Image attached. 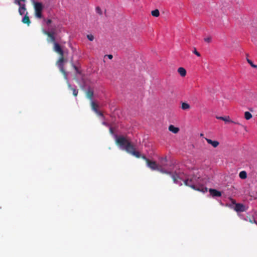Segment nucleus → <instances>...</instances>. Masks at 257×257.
<instances>
[{"label":"nucleus","instance_id":"4c0bfd02","mask_svg":"<svg viewBox=\"0 0 257 257\" xmlns=\"http://www.w3.org/2000/svg\"><path fill=\"white\" fill-rule=\"evenodd\" d=\"M21 2H25L26 0H20Z\"/></svg>","mask_w":257,"mask_h":257},{"label":"nucleus","instance_id":"5701e85b","mask_svg":"<svg viewBox=\"0 0 257 257\" xmlns=\"http://www.w3.org/2000/svg\"><path fill=\"white\" fill-rule=\"evenodd\" d=\"M151 14L153 16L158 17L159 16L160 12L158 10L156 9L154 11H152Z\"/></svg>","mask_w":257,"mask_h":257},{"label":"nucleus","instance_id":"cd10ccee","mask_svg":"<svg viewBox=\"0 0 257 257\" xmlns=\"http://www.w3.org/2000/svg\"><path fill=\"white\" fill-rule=\"evenodd\" d=\"M247 61L251 66V67L255 68H257V66L256 65L253 64L252 62L250 60L247 59Z\"/></svg>","mask_w":257,"mask_h":257},{"label":"nucleus","instance_id":"c85d7f7f","mask_svg":"<svg viewBox=\"0 0 257 257\" xmlns=\"http://www.w3.org/2000/svg\"><path fill=\"white\" fill-rule=\"evenodd\" d=\"M72 67H73V68L75 69V70L76 71V72L78 74H80V71L79 70L78 68H77V66H76L74 64H73V63L72 64Z\"/></svg>","mask_w":257,"mask_h":257},{"label":"nucleus","instance_id":"b1692460","mask_svg":"<svg viewBox=\"0 0 257 257\" xmlns=\"http://www.w3.org/2000/svg\"><path fill=\"white\" fill-rule=\"evenodd\" d=\"M167 162V158H161L160 159V162L162 166H165L166 163Z\"/></svg>","mask_w":257,"mask_h":257},{"label":"nucleus","instance_id":"39448f33","mask_svg":"<svg viewBox=\"0 0 257 257\" xmlns=\"http://www.w3.org/2000/svg\"><path fill=\"white\" fill-rule=\"evenodd\" d=\"M184 184L185 185L190 187L194 190L200 191L203 192H205L207 191V189L206 187H201V189H200V188H197L195 185V183L190 182L189 178L185 180Z\"/></svg>","mask_w":257,"mask_h":257},{"label":"nucleus","instance_id":"20e7f679","mask_svg":"<svg viewBox=\"0 0 257 257\" xmlns=\"http://www.w3.org/2000/svg\"><path fill=\"white\" fill-rule=\"evenodd\" d=\"M65 61V58L63 55H60L59 58L57 61V65L60 69L61 72L63 74L65 78H67V73L64 69L63 62Z\"/></svg>","mask_w":257,"mask_h":257},{"label":"nucleus","instance_id":"6e6552de","mask_svg":"<svg viewBox=\"0 0 257 257\" xmlns=\"http://www.w3.org/2000/svg\"><path fill=\"white\" fill-rule=\"evenodd\" d=\"M147 164L148 166L153 170H158L159 166L155 161H152L150 160H147Z\"/></svg>","mask_w":257,"mask_h":257},{"label":"nucleus","instance_id":"473e14b6","mask_svg":"<svg viewBox=\"0 0 257 257\" xmlns=\"http://www.w3.org/2000/svg\"><path fill=\"white\" fill-rule=\"evenodd\" d=\"M96 114H97L98 115L102 116L103 114L101 112L99 111L98 110H97V112H95Z\"/></svg>","mask_w":257,"mask_h":257},{"label":"nucleus","instance_id":"f03ea898","mask_svg":"<svg viewBox=\"0 0 257 257\" xmlns=\"http://www.w3.org/2000/svg\"><path fill=\"white\" fill-rule=\"evenodd\" d=\"M158 171L163 174H166L170 175L174 183L177 184L179 179H182L183 173L181 172H177L176 171H175L174 172H172L171 171H168L162 168L161 166L159 167V168L158 169Z\"/></svg>","mask_w":257,"mask_h":257},{"label":"nucleus","instance_id":"423d86ee","mask_svg":"<svg viewBox=\"0 0 257 257\" xmlns=\"http://www.w3.org/2000/svg\"><path fill=\"white\" fill-rule=\"evenodd\" d=\"M43 33L45 35H46L48 36V38L47 39V40L48 42L53 43V44H54L55 43H56V41H55V32L53 31L52 32H48V31L44 30Z\"/></svg>","mask_w":257,"mask_h":257},{"label":"nucleus","instance_id":"2eb2a0df","mask_svg":"<svg viewBox=\"0 0 257 257\" xmlns=\"http://www.w3.org/2000/svg\"><path fill=\"white\" fill-rule=\"evenodd\" d=\"M93 94V91L91 89H88L86 91V96L88 98H89L90 100L92 99Z\"/></svg>","mask_w":257,"mask_h":257},{"label":"nucleus","instance_id":"ddd939ff","mask_svg":"<svg viewBox=\"0 0 257 257\" xmlns=\"http://www.w3.org/2000/svg\"><path fill=\"white\" fill-rule=\"evenodd\" d=\"M28 12H26V14H25L24 17L23 18L22 21L24 24H26L29 26L31 23V21L29 16H28Z\"/></svg>","mask_w":257,"mask_h":257},{"label":"nucleus","instance_id":"a878e982","mask_svg":"<svg viewBox=\"0 0 257 257\" xmlns=\"http://www.w3.org/2000/svg\"><path fill=\"white\" fill-rule=\"evenodd\" d=\"M204 40L205 42L207 43H210L211 42V41H212V38L211 37H208L207 38H205L204 39Z\"/></svg>","mask_w":257,"mask_h":257},{"label":"nucleus","instance_id":"4be33fe9","mask_svg":"<svg viewBox=\"0 0 257 257\" xmlns=\"http://www.w3.org/2000/svg\"><path fill=\"white\" fill-rule=\"evenodd\" d=\"M252 117V114L248 111H245L244 113V117L246 120L250 119Z\"/></svg>","mask_w":257,"mask_h":257},{"label":"nucleus","instance_id":"58836bf2","mask_svg":"<svg viewBox=\"0 0 257 257\" xmlns=\"http://www.w3.org/2000/svg\"><path fill=\"white\" fill-rule=\"evenodd\" d=\"M110 131H111V132H112V129L111 128H110Z\"/></svg>","mask_w":257,"mask_h":257},{"label":"nucleus","instance_id":"aec40b11","mask_svg":"<svg viewBox=\"0 0 257 257\" xmlns=\"http://www.w3.org/2000/svg\"><path fill=\"white\" fill-rule=\"evenodd\" d=\"M68 85L69 88L72 91L73 95L74 96H77L78 93V90L75 88H72L69 83H68Z\"/></svg>","mask_w":257,"mask_h":257},{"label":"nucleus","instance_id":"1a4fd4ad","mask_svg":"<svg viewBox=\"0 0 257 257\" xmlns=\"http://www.w3.org/2000/svg\"><path fill=\"white\" fill-rule=\"evenodd\" d=\"M54 51L58 53L59 55H63L64 52L61 48V46L57 43H55L53 47Z\"/></svg>","mask_w":257,"mask_h":257},{"label":"nucleus","instance_id":"72a5a7b5","mask_svg":"<svg viewBox=\"0 0 257 257\" xmlns=\"http://www.w3.org/2000/svg\"><path fill=\"white\" fill-rule=\"evenodd\" d=\"M189 181L191 182V183H195V181L194 179L193 178H191V179H189Z\"/></svg>","mask_w":257,"mask_h":257},{"label":"nucleus","instance_id":"a19ab883","mask_svg":"<svg viewBox=\"0 0 257 257\" xmlns=\"http://www.w3.org/2000/svg\"><path fill=\"white\" fill-rule=\"evenodd\" d=\"M250 222H252V220H250Z\"/></svg>","mask_w":257,"mask_h":257},{"label":"nucleus","instance_id":"7c9ffc66","mask_svg":"<svg viewBox=\"0 0 257 257\" xmlns=\"http://www.w3.org/2000/svg\"><path fill=\"white\" fill-rule=\"evenodd\" d=\"M193 53L196 55L198 57H200V54L197 51L196 48H194V50L193 51Z\"/></svg>","mask_w":257,"mask_h":257},{"label":"nucleus","instance_id":"dca6fc26","mask_svg":"<svg viewBox=\"0 0 257 257\" xmlns=\"http://www.w3.org/2000/svg\"><path fill=\"white\" fill-rule=\"evenodd\" d=\"M191 108L190 105L185 102H181V109L184 110H189Z\"/></svg>","mask_w":257,"mask_h":257},{"label":"nucleus","instance_id":"2f4dec72","mask_svg":"<svg viewBox=\"0 0 257 257\" xmlns=\"http://www.w3.org/2000/svg\"><path fill=\"white\" fill-rule=\"evenodd\" d=\"M47 25H49L52 23V21L50 19H48L46 21Z\"/></svg>","mask_w":257,"mask_h":257},{"label":"nucleus","instance_id":"0eeeda50","mask_svg":"<svg viewBox=\"0 0 257 257\" xmlns=\"http://www.w3.org/2000/svg\"><path fill=\"white\" fill-rule=\"evenodd\" d=\"M234 210L237 212H244L246 210V207L243 204L241 203H237L235 204V205L234 207Z\"/></svg>","mask_w":257,"mask_h":257},{"label":"nucleus","instance_id":"e433bc0d","mask_svg":"<svg viewBox=\"0 0 257 257\" xmlns=\"http://www.w3.org/2000/svg\"><path fill=\"white\" fill-rule=\"evenodd\" d=\"M232 203L233 204H235H235H236V203H235V200H233V199H232Z\"/></svg>","mask_w":257,"mask_h":257},{"label":"nucleus","instance_id":"c756f323","mask_svg":"<svg viewBox=\"0 0 257 257\" xmlns=\"http://www.w3.org/2000/svg\"><path fill=\"white\" fill-rule=\"evenodd\" d=\"M15 4L18 5L19 6V7L24 5V4L21 3V1L20 0H15Z\"/></svg>","mask_w":257,"mask_h":257},{"label":"nucleus","instance_id":"f8f14e48","mask_svg":"<svg viewBox=\"0 0 257 257\" xmlns=\"http://www.w3.org/2000/svg\"><path fill=\"white\" fill-rule=\"evenodd\" d=\"M18 11H19V13L20 15H21V16H22L23 15H25V14H26V12H27L25 4H24V5L20 7L19 8Z\"/></svg>","mask_w":257,"mask_h":257},{"label":"nucleus","instance_id":"bb28decb","mask_svg":"<svg viewBox=\"0 0 257 257\" xmlns=\"http://www.w3.org/2000/svg\"><path fill=\"white\" fill-rule=\"evenodd\" d=\"M87 38L90 41H93L94 38L93 35L88 34L87 35Z\"/></svg>","mask_w":257,"mask_h":257},{"label":"nucleus","instance_id":"6ab92c4d","mask_svg":"<svg viewBox=\"0 0 257 257\" xmlns=\"http://www.w3.org/2000/svg\"><path fill=\"white\" fill-rule=\"evenodd\" d=\"M239 176L241 179H245L247 178V173L245 171H242L239 173Z\"/></svg>","mask_w":257,"mask_h":257},{"label":"nucleus","instance_id":"f257e3e1","mask_svg":"<svg viewBox=\"0 0 257 257\" xmlns=\"http://www.w3.org/2000/svg\"><path fill=\"white\" fill-rule=\"evenodd\" d=\"M116 144L120 147L124 148L127 153L135 156L136 158H139L141 157L140 153L138 151H136L134 146L131 142L125 137L123 136L116 137Z\"/></svg>","mask_w":257,"mask_h":257},{"label":"nucleus","instance_id":"ea45409f","mask_svg":"<svg viewBox=\"0 0 257 257\" xmlns=\"http://www.w3.org/2000/svg\"><path fill=\"white\" fill-rule=\"evenodd\" d=\"M253 221H254V222H255V223H256V221H255V220H254Z\"/></svg>","mask_w":257,"mask_h":257},{"label":"nucleus","instance_id":"f704fd0d","mask_svg":"<svg viewBox=\"0 0 257 257\" xmlns=\"http://www.w3.org/2000/svg\"><path fill=\"white\" fill-rule=\"evenodd\" d=\"M142 159H143L144 160H145L146 162H147V160H149L148 159H147L145 156H143L142 157Z\"/></svg>","mask_w":257,"mask_h":257},{"label":"nucleus","instance_id":"f3484780","mask_svg":"<svg viewBox=\"0 0 257 257\" xmlns=\"http://www.w3.org/2000/svg\"><path fill=\"white\" fill-rule=\"evenodd\" d=\"M178 72L182 77H184L186 75V71L183 67L179 68L178 69Z\"/></svg>","mask_w":257,"mask_h":257},{"label":"nucleus","instance_id":"4468645a","mask_svg":"<svg viewBox=\"0 0 257 257\" xmlns=\"http://www.w3.org/2000/svg\"><path fill=\"white\" fill-rule=\"evenodd\" d=\"M168 130L169 131L172 132L174 134H177L179 131V128L174 126L173 125H170L169 126Z\"/></svg>","mask_w":257,"mask_h":257},{"label":"nucleus","instance_id":"393cba45","mask_svg":"<svg viewBox=\"0 0 257 257\" xmlns=\"http://www.w3.org/2000/svg\"><path fill=\"white\" fill-rule=\"evenodd\" d=\"M95 10L96 13H98L99 15H102V10L99 7H97L95 9Z\"/></svg>","mask_w":257,"mask_h":257},{"label":"nucleus","instance_id":"412c9836","mask_svg":"<svg viewBox=\"0 0 257 257\" xmlns=\"http://www.w3.org/2000/svg\"><path fill=\"white\" fill-rule=\"evenodd\" d=\"M217 118L218 119H221V120H222L225 122H233L232 121H231L229 119V116H227V117H222V116H219V117H217Z\"/></svg>","mask_w":257,"mask_h":257},{"label":"nucleus","instance_id":"9d476101","mask_svg":"<svg viewBox=\"0 0 257 257\" xmlns=\"http://www.w3.org/2000/svg\"><path fill=\"white\" fill-rule=\"evenodd\" d=\"M210 194L213 197H220L221 196V192L214 189H210L209 190Z\"/></svg>","mask_w":257,"mask_h":257},{"label":"nucleus","instance_id":"a211bd4d","mask_svg":"<svg viewBox=\"0 0 257 257\" xmlns=\"http://www.w3.org/2000/svg\"><path fill=\"white\" fill-rule=\"evenodd\" d=\"M91 106L92 109L95 112H97V110H98L97 108H98V106L93 101H91Z\"/></svg>","mask_w":257,"mask_h":257},{"label":"nucleus","instance_id":"7ed1b4c3","mask_svg":"<svg viewBox=\"0 0 257 257\" xmlns=\"http://www.w3.org/2000/svg\"><path fill=\"white\" fill-rule=\"evenodd\" d=\"M34 8L35 17L38 19L42 18V11L44 8L43 4L40 2H34Z\"/></svg>","mask_w":257,"mask_h":257},{"label":"nucleus","instance_id":"c9c22d12","mask_svg":"<svg viewBox=\"0 0 257 257\" xmlns=\"http://www.w3.org/2000/svg\"><path fill=\"white\" fill-rule=\"evenodd\" d=\"M107 57L109 59H111L113 57L112 55H107Z\"/></svg>","mask_w":257,"mask_h":257},{"label":"nucleus","instance_id":"9b49d317","mask_svg":"<svg viewBox=\"0 0 257 257\" xmlns=\"http://www.w3.org/2000/svg\"><path fill=\"white\" fill-rule=\"evenodd\" d=\"M205 140L209 144L211 145L214 148H216L219 144V142L217 141H212L207 138H205Z\"/></svg>","mask_w":257,"mask_h":257}]
</instances>
